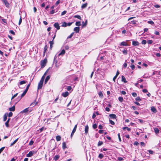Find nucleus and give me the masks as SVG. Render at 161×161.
Masks as SVG:
<instances>
[{"label":"nucleus","instance_id":"nucleus-1","mask_svg":"<svg viewBox=\"0 0 161 161\" xmlns=\"http://www.w3.org/2000/svg\"><path fill=\"white\" fill-rule=\"evenodd\" d=\"M50 68V67L48 68L42 77V78L38 85V89H40L42 88L45 77L47 75Z\"/></svg>","mask_w":161,"mask_h":161},{"label":"nucleus","instance_id":"nucleus-2","mask_svg":"<svg viewBox=\"0 0 161 161\" xmlns=\"http://www.w3.org/2000/svg\"><path fill=\"white\" fill-rule=\"evenodd\" d=\"M47 60V59H45L44 60L41 61V65L42 68L44 67L46 64Z\"/></svg>","mask_w":161,"mask_h":161},{"label":"nucleus","instance_id":"nucleus-3","mask_svg":"<svg viewBox=\"0 0 161 161\" xmlns=\"http://www.w3.org/2000/svg\"><path fill=\"white\" fill-rule=\"evenodd\" d=\"M49 71H48V72L47 73V75H49ZM50 78V75H48L47 76V77H46V78L45 79V81H44V83L45 84H46L47 83V81L49 80Z\"/></svg>","mask_w":161,"mask_h":161},{"label":"nucleus","instance_id":"nucleus-4","mask_svg":"<svg viewBox=\"0 0 161 161\" xmlns=\"http://www.w3.org/2000/svg\"><path fill=\"white\" fill-rule=\"evenodd\" d=\"M2 1L5 4L6 7H9V4L7 1V0H2Z\"/></svg>","mask_w":161,"mask_h":161},{"label":"nucleus","instance_id":"nucleus-5","mask_svg":"<svg viewBox=\"0 0 161 161\" xmlns=\"http://www.w3.org/2000/svg\"><path fill=\"white\" fill-rule=\"evenodd\" d=\"M132 44L134 46H137L139 45V43L137 41H133Z\"/></svg>","mask_w":161,"mask_h":161},{"label":"nucleus","instance_id":"nucleus-6","mask_svg":"<svg viewBox=\"0 0 161 161\" xmlns=\"http://www.w3.org/2000/svg\"><path fill=\"white\" fill-rule=\"evenodd\" d=\"M120 46H128V45L127 44L126 42H121L120 44Z\"/></svg>","mask_w":161,"mask_h":161},{"label":"nucleus","instance_id":"nucleus-7","mask_svg":"<svg viewBox=\"0 0 161 161\" xmlns=\"http://www.w3.org/2000/svg\"><path fill=\"white\" fill-rule=\"evenodd\" d=\"M27 92V91L25 90L24 91V92L21 94L20 97L19 98V97H18V98H19V99L20 100L22 97H23L25 95V94H26V93Z\"/></svg>","mask_w":161,"mask_h":161},{"label":"nucleus","instance_id":"nucleus-8","mask_svg":"<svg viewBox=\"0 0 161 161\" xmlns=\"http://www.w3.org/2000/svg\"><path fill=\"white\" fill-rule=\"evenodd\" d=\"M109 116L111 118L113 119H116V115L114 114H109Z\"/></svg>","mask_w":161,"mask_h":161},{"label":"nucleus","instance_id":"nucleus-9","mask_svg":"<svg viewBox=\"0 0 161 161\" xmlns=\"http://www.w3.org/2000/svg\"><path fill=\"white\" fill-rule=\"evenodd\" d=\"M54 26L57 30H59L60 29V26L58 23H55L54 24Z\"/></svg>","mask_w":161,"mask_h":161},{"label":"nucleus","instance_id":"nucleus-10","mask_svg":"<svg viewBox=\"0 0 161 161\" xmlns=\"http://www.w3.org/2000/svg\"><path fill=\"white\" fill-rule=\"evenodd\" d=\"M69 94V93L68 92H64L62 93V95L64 97H67Z\"/></svg>","mask_w":161,"mask_h":161},{"label":"nucleus","instance_id":"nucleus-11","mask_svg":"<svg viewBox=\"0 0 161 161\" xmlns=\"http://www.w3.org/2000/svg\"><path fill=\"white\" fill-rule=\"evenodd\" d=\"M88 129H89V127L88 125H86L85 126V134L86 135L88 133Z\"/></svg>","mask_w":161,"mask_h":161},{"label":"nucleus","instance_id":"nucleus-12","mask_svg":"<svg viewBox=\"0 0 161 161\" xmlns=\"http://www.w3.org/2000/svg\"><path fill=\"white\" fill-rule=\"evenodd\" d=\"M74 30L76 33H78L80 31V27H75L74 28Z\"/></svg>","mask_w":161,"mask_h":161},{"label":"nucleus","instance_id":"nucleus-13","mask_svg":"<svg viewBox=\"0 0 161 161\" xmlns=\"http://www.w3.org/2000/svg\"><path fill=\"white\" fill-rule=\"evenodd\" d=\"M33 154V153L31 151H30L29 153L26 155V156L27 157H31Z\"/></svg>","mask_w":161,"mask_h":161},{"label":"nucleus","instance_id":"nucleus-14","mask_svg":"<svg viewBox=\"0 0 161 161\" xmlns=\"http://www.w3.org/2000/svg\"><path fill=\"white\" fill-rule=\"evenodd\" d=\"M27 82V81L25 80H22L20 81L19 83L18 84V86H19V85H22L24 84H25Z\"/></svg>","mask_w":161,"mask_h":161},{"label":"nucleus","instance_id":"nucleus-15","mask_svg":"<svg viewBox=\"0 0 161 161\" xmlns=\"http://www.w3.org/2000/svg\"><path fill=\"white\" fill-rule=\"evenodd\" d=\"M151 111L152 112H154V113H155L157 112L156 109V108L153 106L151 107Z\"/></svg>","mask_w":161,"mask_h":161},{"label":"nucleus","instance_id":"nucleus-16","mask_svg":"<svg viewBox=\"0 0 161 161\" xmlns=\"http://www.w3.org/2000/svg\"><path fill=\"white\" fill-rule=\"evenodd\" d=\"M122 81L124 83H127V82L126 80L125 77L123 75L122 76Z\"/></svg>","mask_w":161,"mask_h":161},{"label":"nucleus","instance_id":"nucleus-17","mask_svg":"<svg viewBox=\"0 0 161 161\" xmlns=\"http://www.w3.org/2000/svg\"><path fill=\"white\" fill-rule=\"evenodd\" d=\"M15 110V106H13L11 108H9V110L11 111H14Z\"/></svg>","mask_w":161,"mask_h":161},{"label":"nucleus","instance_id":"nucleus-18","mask_svg":"<svg viewBox=\"0 0 161 161\" xmlns=\"http://www.w3.org/2000/svg\"><path fill=\"white\" fill-rule=\"evenodd\" d=\"M10 120V118H8L5 123L6 126L7 127H9L8 123L9 121Z\"/></svg>","mask_w":161,"mask_h":161},{"label":"nucleus","instance_id":"nucleus-19","mask_svg":"<svg viewBox=\"0 0 161 161\" xmlns=\"http://www.w3.org/2000/svg\"><path fill=\"white\" fill-rule=\"evenodd\" d=\"M18 139H19V138H18L17 139H16V140H15L13 143H11V144L10 145V147H12L14 144L17 142L18 141Z\"/></svg>","mask_w":161,"mask_h":161},{"label":"nucleus","instance_id":"nucleus-20","mask_svg":"<svg viewBox=\"0 0 161 161\" xmlns=\"http://www.w3.org/2000/svg\"><path fill=\"white\" fill-rule=\"evenodd\" d=\"M29 108H26L25 109H24V110H23L21 112L23 113H26L28 112L29 110Z\"/></svg>","mask_w":161,"mask_h":161},{"label":"nucleus","instance_id":"nucleus-21","mask_svg":"<svg viewBox=\"0 0 161 161\" xmlns=\"http://www.w3.org/2000/svg\"><path fill=\"white\" fill-rule=\"evenodd\" d=\"M65 52L64 49L62 50L61 52L59 53V56L61 55H64L65 53Z\"/></svg>","mask_w":161,"mask_h":161},{"label":"nucleus","instance_id":"nucleus-22","mask_svg":"<svg viewBox=\"0 0 161 161\" xmlns=\"http://www.w3.org/2000/svg\"><path fill=\"white\" fill-rule=\"evenodd\" d=\"M8 114H5L4 115L3 117V121H5L7 119Z\"/></svg>","mask_w":161,"mask_h":161},{"label":"nucleus","instance_id":"nucleus-23","mask_svg":"<svg viewBox=\"0 0 161 161\" xmlns=\"http://www.w3.org/2000/svg\"><path fill=\"white\" fill-rule=\"evenodd\" d=\"M87 5V3H85V4H83L81 6V8H86Z\"/></svg>","mask_w":161,"mask_h":161},{"label":"nucleus","instance_id":"nucleus-24","mask_svg":"<svg viewBox=\"0 0 161 161\" xmlns=\"http://www.w3.org/2000/svg\"><path fill=\"white\" fill-rule=\"evenodd\" d=\"M122 129L123 130H125V129H126L128 131H130L131 130V129L130 128H128L127 127H123L122 128Z\"/></svg>","mask_w":161,"mask_h":161},{"label":"nucleus","instance_id":"nucleus-25","mask_svg":"<svg viewBox=\"0 0 161 161\" xmlns=\"http://www.w3.org/2000/svg\"><path fill=\"white\" fill-rule=\"evenodd\" d=\"M56 140L59 141L61 140V137L59 136H57L56 137Z\"/></svg>","mask_w":161,"mask_h":161},{"label":"nucleus","instance_id":"nucleus-26","mask_svg":"<svg viewBox=\"0 0 161 161\" xmlns=\"http://www.w3.org/2000/svg\"><path fill=\"white\" fill-rule=\"evenodd\" d=\"M62 148L63 149H64L66 147V144L65 142L63 143Z\"/></svg>","mask_w":161,"mask_h":161},{"label":"nucleus","instance_id":"nucleus-27","mask_svg":"<svg viewBox=\"0 0 161 161\" xmlns=\"http://www.w3.org/2000/svg\"><path fill=\"white\" fill-rule=\"evenodd\" d=\"M154 130L156 134H158L159 133V130L158 128H154Z\"/></svg>","mask_w":161,"mask_h":161},{"label":"nucleus","instance_id":"nucleus-28","mask_svg":"<svg viewBox=\"0 0 161 161\" xmlns=\"http://www.w3.org/2000/svg\"><path fill=\"white\" fill-rule=\"evenodd\" d=\"M99 97L101 98H103V94L102 92H100L98 93Z\"/></svg>","mask_w":161,"mask_h":161},{"label":"nucleus","instance_id":"nucleus-29","mask_svg":"<svg viewBox=\"0 0 161 161\" xmlns=\"http://www.w3.org/2000/svg\"><path fill=\"white\" fill-rule=\"evenodd\" d=\"M118 99L119 101L121 102H122L123 101V99L122 97H119Z\"/></svg>","mask_w":161,"mask_h":161},{"label":"nucleus","instance_id":"nucleus-30","mask_svg":"<svg viewBox=\"0 0 161 161\" xmlns=\"http://www.w3.org/2000/svg\"><path fill=\"white\" fill-rule=\"evenodd\" d=\"M58 11V10L56 9L51 11V14H53L55 12H56Z\"/></svg>","mask_w":161,"mask_h":161},{"label":"nucleus","instance_id":"nucleus-31","mask_svg":"<svg viewBox=\"0 0 161 161\" xmlns=\"http://www.w3.org/2000/svg\"><path fill=\"white\" fill-rule=\"evenodd\" d=\"M75 25L77 26H80L81 25L80 22V21L76 22L75 23Z\"/></svg>","mask_w":161,"mask_h":161},{"label":"nucleus","instance_id":"nucleus-32","mask_svg":"<svg viewBox=\"0 0 161 161\" xmlns=\"http://www.w3.org/2000/svg\"><path fill=\"white\" fill-rule=\"evenodd\" d=\"M103 157V155L102 153H100L98 155V157L101 159Z\"/></svg>","mask_w":161,"mask_h":161},{"label":"nucleus","instance_id":"nucleus-33","mask_svg":"<svg viewBox=\"0 0 161 161\" xmlns=\"http://www.w3.org/2000/svg\"><path fill=\"white\" fill-rule=\"evenodd\" d=\"M74 17L75 18H77L78 19H81L80 16L78 15H75L74 16Z\"/></svg>","mask_w":161,"mask_h":161},{"label":"nucleus","instance_id":"nucleus-34","mask_svg":"<svg viewBox=\"0 0 161 161\" xmlns=\"http://www.w3.org/2000/svg\"><path fill=\"white\" fill-rule=\"evenodd\" d=\"M124 54L127 55V50H124L122 51Z\"/></svg>","mask_w":161,"mask_h":161},{"label":"nucleus","instance_id":"nucleus-35","mask_svg":"<svg viewBox=\"0 0 161 161\" xmlns=\"http://www.w3.org/2000/svg\"><path fill=\"white\" fill-rule=\"evenodd\" d=\"M57 62L55 58H54V60L53 63V65H54V64H55V66L57 67Z\"/></svg>","mask_w":161,"mask_h":161},{"label":"nucleus","instance_id":"nucleus-36","mask_svg":"<svg viewBox=\"0 0 161 161\" xmlns=\"http://www.w3.org/2000/svg\"><path fill=\"white\" fill-rule=\"evenodd\" d=\"M67 26V23L65 22H64L62 25V26L63 27H66Z\"/></svg>","mask_w":161,"mask_h":161},{"label":"nucleus","instance_id":"nucleus-37","mask_svg":"<svg viewBox=\"0 0 161 161\" xmlns=\"http://www.w3.org/2000/svg\"><path fill=\"white\" fill-rule=\"evenodd\" d=\"M153 42V41L152 40H149L147 41V43L148 44H151Z\"/></svg>","mask_w":161,"mask_h":161},{"label":"nucleus","instance_id":"nucleus-38","mask_svg":"<svg viewBox=\"0 0 161 161\" xmlns=\"http://www.w3.org/2000/svg\"><path fill=\"white\" fill-rule=\"evenodd\" d=\"M132 96L134 97H136L137 96V94L135 92H133L131 93Z\"/></svg>","mask_w":161,"mask_h":161},{"label":"nucleus","instance_id":"nucleus-39","mask_svg":"<svg viewBox=\"0 0 161 161\" xmlns=\"http://www.w3.org/2000/svg\"><path fill=\"white\" fill-rule=\"evenodd\" d=\"M136 100L137 101H141V99L139 97H137L136 98Z\"/></svg>","mask_w":161,"mask_h":161},{"label":"nucleus","instance_id":"nucleus-40","mask_svg":"<svg viewBox=\"0 0 161 161\" xmlns=\"http://www.w3.org/2000/svg\"><path fill=\"white\" fill-rule=\"evenodd\" d=\"M67 89L68 91H69L71 90L72 87L71 86H67Z\"/></svg>","mask_w":161,"mask_h":161},{"label":"nucleus","instance_id":"nucleus-41","mask_svg":"<svg viewBox=\"0 0 161 161\" xmlns=\"http://www.w3.org/2000/svg\"><path fill=\"white\" fill-rule=\"evenodd\" d=\"M18 93H17L14 94L13 96L12 97L11 99L12 100L15 97H16L18 95Z\"/></svg>","mask_w":161,"mask_h":161},{"label":"nucleus","instance_id":"nucleus-42","mask_svg":"<svg viewBox=\"0 0 161 161\" xmlns=\"http://www.w3.org/2000/svg\"><path fill=\"white\" fill-rule=\"evenodd\" d=\"M30 85H31V83H29V84L27 86H26V89L25 90H26L27 91H28L29 88V87L30 86Z\"/></svg>","mask_w":161,"mask_h":161},{"label":"nucleus","instance_id":"nucleus-43","mask_svg":"<svg viewBox=\"0 0 161 161\" xmlns=\"http://www.w3.org/2000/svg\"><path fill=\"white\" fill-rule=\"evenodd\" d=\"M103 144V142L102 141H99L98 143V146H100L102 145Z\"/></svg>","mask_w":161,"mask_h":161},{"label":"nucleus","instance_id":"nucleus-44","mask_svg":"<svg viewBox=\"0 0 161 161\" xmlns=\"http://www.w3.org/2000/svg\"><path fill=\"white\" fill-rule=\"evenodd\" d=\"M146 43H147V41L145 40H143V41H142V44H146Z\"/></svg>","mask_w":161,"mask_h":161},{"label":"nucleus","instance_id":"nucleus-45","mask_svg":"<svg viewBox=\"0 0 161 161\" xmlns=\"http://www.w3.org/2000/svg\"><path fill=\"white\" fill-rule=\"evenodd\" d=\"M109 122L112 125H114V122L111 119H109Z\"/></svg>","mask_w":161,"mask_h":161},{"label":"nucleus","instance_id":"nucleus-46","mask_svg":"<svg viewBox=\"0 0 161 161\" xmlns=\"http://www.w3.org/2000/svg\"><path fill=\"white\" fill-rule=\"evenodd\" d=\"M147 23L151 25H153L154 24V22L152 21H147Z\"/></svg>","mask_w":161,"mask_h":161},{"label":"nucleus","instance_id":"nucleus-47","mask_svg":"<svg viewBox=\"0 0 161 161\" xmlns=\"http://www.w3.org/2000/svg\"><path fill=\"white\" fill-rule=\"evenodd\" d=\"M5 148V147H3L0 149V154L1 153V152L3 151Z\"/></svg>","mask_w":161,"mask_h":161},{"label":"nucleus","instance_id":"nucleus-48","mask_svg":"<svg viewBox=\"0 0 161 161\" xmlns=\"http://www.w3.org/2000/svg\"><path fill=\"white\" fill-rule=\"evenodd\" d=\"M33 143H34L33 141L31 140L29 142V145L30 146H31L33 144Z\"/></svg>","mask_w":161,"mask_h":161},{"label":"nucleus","instance_id":"nucleus-49","mask_svg":"<svg viewBox=\"0 0 161 161\" xmlns=\"http://www.w3.org/2000/svg\"><path fill=\"white\" fill-rule=\"evenodd\" d=\"M147 152H148L149 153L153 154V151L151 150H148L147 151Z\"/></svg>","mask_w":161,"mask_h":161},{"label":"nucleus","instance_id":"nucleus-50","mask_svg":"<svg viewBox=\"0 0 161 161\" xmlns=\"http://www.w3.org/2000/svg\"><path fill=\"white\" fill-rule=\"evenodd\" d=\"M60 3V0H58L56 3L55 5L56 6H57Z\"/></svg>","mask_w":161,"mask_h":161},{"label":"nucleus","instance_id":"nucleus-51","mask_svg":"<svg viewBox=\"0 0 161 161\" xmlns=\"http://www.w3.org/2000/svg\"><path fill=\"white\" fill-rule=\"evenodd\" d=\"M59 158V156H58V155H56L54 157V158L55 160H57Z\"/></svg>","mask_w":161,"mask_h":161},{"label":"nucleus","instance_id":"nucleus-52","mask_svg":"<svg viewBox=\"0 0 161 161\" xmlns=\"http://www.w3.org/2000/svg\"><path fill=\"white\" fill-rule=\"evenodd\" d=\"M74 33H72L69 36L67 37V38H71L73 35Z\"/></svg>","mask_w":161,"mask_h":161},{"label":"nucleus","instance_id":"nucleus-53","mask_svg":"<svg viewBox=\"0 0 161 161\" xmlns=\"http://www.w3.org/2000/svg\"><path fill=\"white\" fill-rule=\"evenodd\" d=\"M118 159L119 161H121L123 160V159L122 157H118Z\"/></svg>","mask_w":161,"mask_h":161},{"label":"nucleus","instance_id":"nucleus-54","mask_svg":"<svg viewBox=\"0 0 161 161\" xmlns=\"http://www.w3.org/2000/svg\"><path fill=\"white\" fill-rule=\"evenodd\" d=\"M82 23H83V26H84L86 25L87 23V20H86L85 22L84 23L83 21L82 22Z\"/></svg>","mask_w":161,"mask_h":161},{"label":"nucleus","instance_id":"nucleus-55","mask_svg":"<svg viewBox=\"0 0 161 161\" xmlns=\"http://www.w3.org/2000/svg\"><path fill=\"white\" fill-rule=\"evenodd\" d=\"M97 127V125L96 124H94L93 125V128L94 129H96Z\"/></svg>","mask_w":161,"mask_h":161},{"label":"nucleus","instance_id":"nucleus-56","mask_svg":"<svg viewBox=\"0 0 161 161\" xmlns=\"http://www.w3.org/2000/svg\"><path fill=\"white\" fill-rule=\"evenodd\" d=\"M22 22V18L21 16H20V18L19 22V25H20Z\"/></svg>","mask_w":161,"mask_h":161},{"label":"nucleus","instance_id":"nucleus-57","mask_svg":"<svg viewBox=\"0 0 161 161\" xmlns=\"http://www.w3.org/2000/svg\"><path fill=\"white\" fill-rule=\"evenodd\" d=\"M118 138H119V141L120 142H121V138H120V135L119 133L118 134Z\"/></svg>","mask_w":161,"mask_h":161},{"label":"nucleus","instance_id":"nucleus-58","mask_svg":"<svg viewBox=\"0 0 161 161\" xmlns=\"http://www.w3.org/2000/svg\"><path fill=\"white\" fill-rule=\"evenodd\" d=\"M36 103H32L31 104L30 106L32 107H34L36 105Z\"/></svg>","mask_w":161,"mask_h":161},{"label":"nucleus","instance_id":"nucleus-59","mask_svg":"<svg viewBox=\"0 0 161 161\" xmlns=\"http://www.w3.org/2000/svg\"><path fill=\"white\" fill-rule=\"evenodd\" d=\"M44 129L45 130L46 129L44 127H42L40 129V132H42Z\"/></svg>","mask_w":161,"mask_h":161},{"label":"nucleus","instance_id":"nucleus-60","mask_svg":"<svg viewBox=\"0 0 161 161\" xmlns=\"http://www.w3.org/2000/svg\"><path fill=\"white\" fill-rule=\"evenodd\" d=\"M103 130H100L98 131L99 133L100 134H102L103 133Z\"/></svg>","mask_w":161,"mask_h":161},{"label":"nucleus","instance_id":"nucleus-61","mask_svg":"<svg viewBox=\"0 0 161 161\" xmlns=\"http://www.w3.org/2000/svg\"><path fill=\"white\" fill-rule=\"evenodd\" d=\"M13 113L11 112H10L9 113L8 116L9 117H11L12 116Z\"/></svg>","mask_w":161,"mask_h":161},{"label":"nucleus","instance_id":"nucleus-62","mask_svg":"<svg viewBox=\"0 0 161 161\" xmlns=\"http://www.w3.org/2000/svg\"><path fill=\"white\" fill-rule=\"evenodd\" d=\"M154 6L155 8H159L160 7V6L159 5H158V4L155 5H154Z\"/></svg>","mask_w":161,"mask_h":161},{"label":"nucleus","instance_id":"nucleus-63","mask_svg":"<svg viewBox=\"0 0 161 161\" xmlns=\"http://www.w3.org/2000/svg\"><path fill=\"white\" fill-rule=\"evenodd\" d=\"M154 34L156 35H159V32L157 31H155Z\"/></svg>","mask_w":161,"mask_h":161},{"label":"nucleus","instance_id":"nucleus-64","mask_svg":"<svg viewBox=\"0 0 161 161\" xmlns=\"http://www.w3.org/2000/svg\"><path fill=\"white\" fill-rule=\"evenodd\" d=\"M9 32H10L11 34H13V35H15V32H14L13 31H12V30H10V31H9Z\"/></svg>","mask_w":161,"mask_h":161}]
</instances>
